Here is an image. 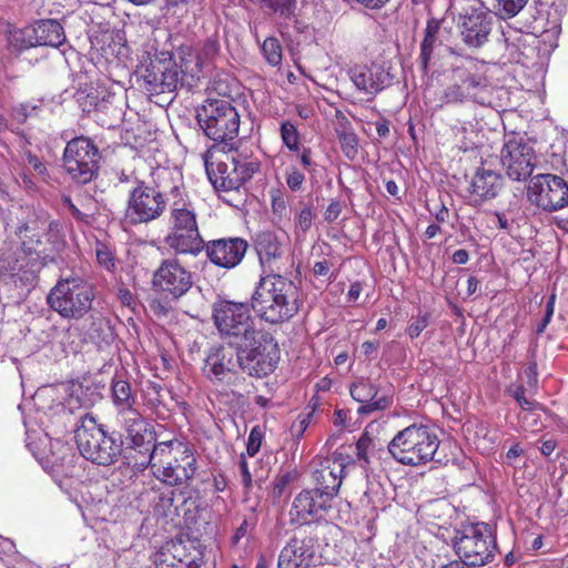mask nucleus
Here are the masks:
<instances>
[{
  "instance_id": "obj_1",
  "label": "nucleus",
  "mask_w": 568,
  "mask_h": 568,
  "mask_svg": "<svg viewBox=\"0 0 568 568\" xmlns=\"http://www.w3.org/2000/svg\"><path fill=\"white\" fill-rule=\"evenodd\" d=\"M217 52L219 43L213 39L181 44L175 53L179 65L171 51L156 52L142 77L145 90L150 94L173 92L187 77L199 80Z\"/></svg>"
},
{
  "instance_id": "obj_2",
  "label": "nucleus",
  "mask_w": 568,
  "mask_h": 568,
  "mask_svg": "<svg viewBox=\"0 0 568 568\" xmlns=\"http://www.w3.org/2000/svg\"><path fill=\"white\" fill-rule=\"evenodd\" d=\"M302 303L297 285L280 273L261 275L251 296V307L255 314L273 325L294 317Z\"/></svg>"
},
{
  "instance_id": "obj_3",
  "label": "nucleus",
  "mask_w": 568,
  "mask_h": 568,
  "mask_svg": "<svg viewBox=\"0 0 568 568\" xmlns=\"http://www.w3.org/2000/svg\"><path fill=\"white\" fill-rule=\"evenodd\" d=\"M152 175L156 179L154 186L138 178L133 181L125 210V216L132 224L149 223L164 213L168 205L165 197L168 187L175 196L180 193L182 173L179 170L155 169Z\"/></svg>"
},
{
  "instance_id": "obj_4",
  "label": "nucleus",
  "mask_w": 568,
  "mask_h": 568,
  "mask_svg": "<svg viewBox=\"0 0 568 568\" xmlns=\"http://www.w3.org/2000/svg\"><path fill=\"white\" fill-rule=\"evenodd\" d=\"M233 144H212L203 155L207 178L217 192H239L260 170L254 160L236 156Z\"/></svg>"
},
{
  "instance_id": "obj_5",
  "label": "nucleus",
  "mask_w": 568,
  "mask_h": 568,
  "mask_svg": "<svg viewBox=\"0 0 568 568\" xmlns=\"http://www.w3.org/2000/svg\"><path fill=\"white\" fill-rule=\"evenodd\" d=\"M145 465L158 480L171 487L189 485L197 471L193 449L180 440L159 443L153 454H149Z\"/></svg>"
},
{
  "instance_id": "obj_6",
  "label": "nucleus",
  "mask_w": 568,
  "mask_h": 568,
  "mask_svg": "<svg viewBox=\"0 0 568 568\" xmlns=\"http://www.w3.org/2000/svg\"><path fill=\"white\" fill-rule=\"evenodd\" d=\"M74 433L78 449L87 460L110 466L119 459L123 449L122 436L108 434L93 416H82Z\"/></svg>"
},
{
  "instance_id": "obj_7",
  "label": "nucleus",
  "mask_w": 568,
  "mask_h": 568,
  "mask_svg": "<svg viewBox=\"0 0 568 568\" xmlns=\"http://www.w3.org/2000/svg\"><path fill=\"white\" fill-rule=\"evenodd\" d=\"M438 447L437 435L423 424L405 427L387 445L388 453L397 463L414 467L433 460Z\"/></svg>"
},
{
  "instance_id": "obj_8",
  "label": "nucleus",
  "mask_w": 568,
  "mask_h": 568,
  "mask_svg": "<svg viewBox=\"0 0 568 568\" xmlns=\"http://www.w3.org/2000/svg\"><path fill=\"white\" fill-rule=\"evenodd\" d=\"M453 547L458 560L466 567H483L491 562L498 551L495 529L487 523L463 526L456 532Z\"/></svg>"
},
{
  "instance_id": "obj_9",
  "label": "nucleus",
  "mask_w": 568,
  "mask_h": 568,
  "mask_svg": "<svg viewBox=\"0 0 568 568\" xmlns=\"http://www.w3.org/2000/svg\"><path fill=\"white\" fill-rule=\"evenodd\" d=\"M94 288L85 280L61 278L47 295V304L64 320H81L92 308Z\"/></svg>"
},
{
  "instance_id": "obj_10",
  "label": "nucleus",
  "mask_w": 568,
  "mask_h": 568,
  "mask_svg": "<svg viewBox=\"0 0 568 568\" xmlns=\"http://www.w3.org/2000/svg\"><path fill=\"white\" fill-rule=\"evenodd\" d=\"M234 345L240 359V371L251 377L263 378L272 374L280 359V348L273 334L266 329L258 332L247 341Z\"/></svg>"
},
{
  "instance_id": "obj_11",
  "label": "nucleus",
  "mask_w": 568,
  "mask_h": 568,
  "mask_svg": "<svg viewBox=\"0 0 568 568\" xmlns=\"http://www.w3.org/2000/svg\"><path fill=\"white\" fill-rule=\"evenodd\" d=\"M251 303L217 300L212 305V318L221 338L229 346L240 345L242 341L258 332L256 321L251 314Z\"/></svg>"
},
{
  "instance_id": "obj_12",
  "label": "nucleus",
  "mask_w": 568,
  "mask_h": 568,
  "mask_svg": "<svg viewBox=\"0 0 568 568\" xmlns=\"http://www.w3.org/2000/svg\"><path fill=\"white\" fill-rule=\"evenodd\" d=\"M450 9L458 16L463 41L470 48L483 47L494 28L495 16L480 0H452Z\"/></svg>"
},
{
  "instance_id": "obj_13",
  "label": "nucleus",
  "mask_w": 568,
  "mask_h": 568,
  "mask_svg": "<svg viewBox=\"0 0 568 568\" xmlns=\"http://www.w3.org/2000/svg\"><path fill=\"white\" fill-rule=\"evenodd\" d=\"M197 120L212 142H230L237 136L240 115L227 99L206 100Z\"/></svg>"
},
{
  "instance_id": "obj_14",
  "label": "nucleus",
  "mask_w": 568,
  "mask_h": 568,
  "mask_svg": "<svg viewBox=\"0 0 568 568\" xmlns=\"http://www.w3.org/2000/svg\"><path fill=\"white\" fill-rule=\"evenodd\" d=\"M529 202L546 212L559 211L568 205V184L555 174H538L527 187Z\"/></svg>"
},
{
  "instance_id": "obj_15",
  "label": "nucleus",
  "mask_w": 568,
  "mask_h": 568,
  "mask_svg": "<svg viewBox=\"0 0 568 568\" xmlns=\"http://www.w3.org/2000/svg\"><path fill=\"white\" fill-rule=\"evenodd\" d=\"M202 371L213 385H235L240 379L237 351L229 345L212 346L206 353Z\"/></svg>"
},
{
  "instance_id": "obj_16",
  "label": "nucleus",
  "mask_w": 568,
  "mask_h": 568,
  "mask_svg": "<svg viewBox=\"0 0 568 568\" xmlns=\"http://www.w3.org/2000/svg\"><path fill=\"white\" fill-rule=\"evenodd\" d=\"M193 274L176 257L164 258L152 276V285L156 292L179 300L193 286Z\"/></svg>"
},
{
  "instance_id": "obj_17",
  "label": "nucleus",
  "mask_w": 568,
  "mask_h": 568,
  "mask_svg": "<svg viewBox=\"0 0 568 568\" xmlns=\"http://www.w3.org/2000/svg\"><path fill=\"white\" fill-rule=\"evenodd\" d=\"M101 156L95 144H65L63 166L78 184H87L98 174Z\"/></svg>"
},
{
  "instance_id": "obj_18",
  "label": "nucleus",
  "mask_w": 568,
  "mask_h": 568,
  "mask_svg": "<svg viewBox=\"0 0 568 568\" xmlns=\"http://www.w3.org/2000/svg\"><path fill=\"white\" fill-rule=\"evenodd\" d=\"M252 242L258 256L262 275L280 273L287 260V245L284 237L267 230L255 233Z\"/></svg>"
},
{
  "instance_id": "obj_19",
  "label": "nucleus",
  "mask_w": 568,
  "mask_h": 568,
  "mask_svg": "<svg viewBox=\"0 0 568 568\" xmlns=\"http://www.w3.org/2000/svg\"><path fill=\"white\" fill-rule=\"evenodd\" d=\"M116 418L132 449L144 454L148 458L149 454H153L154 448L159 447L153 426L138 409L124 412Z\"/></svg>"
},
{
  "instance_id": "obj_20",
  "label": "nucleus",
  "mask_w": 568,
  "mask_h": 568,
  "mask_svg": "<svg viewBox=\"0 0 568 568\" xmlns=\"http://www.w3.org/2000/svg\"><path fill=\"white\" fill-rule=\"evenodd\" d=\"M248 242L240 236L220 237L205 242L206 258L215 266L232 270L245 257Z\"/></svg>"
},
{
  "instance_id": "obj_21",
  "label": "nucleus",
  "mask_w": 568,
  "mask_h": 568,
  "mask_svg": "<svg viewBox=\"0 0 568 568\" xmlns=\"http://www.w3.org/2000/svg\"><path fill=\"white\" fill-rule=\"evenodd\" d=\"M345 466L346 462L342 454L334 453L331 457L321 459L312 474L314 488L333 500L342 485Z\"/></svg>"
},
{
  "instance_id": "obj_22",
  "label": "nucleus",
  "mask_w": 568,
  "mask_h": 568,
  "mask_svg": "<svg viewBox=\"0 0 568 568\" xmlns=\"http://www.w3.org/2000/svg\"><path fill=\"white\" fill-rule=\"evenodd\" d=\"M500 160L509 179L518 182L526 181L536 165L535 150L530 144H504Z\"/></svg>"
},
{
  "instance_id": "obj_23",
  "label": "nucleus",
  "mask_w": 568,
  "mask_h": 568,
  "mask_svg": "<svg viewBox=\"0 0 568 568\" xmlns=\"http://www.w3.org/2000/svg\"><path fill=\"white\" fill-rule=\"evenodd\" d=\"M316 539L294 535L281 550L277 568H310L314 560Z\"/></svg>"
},
{
  "instance_id": "obj_24",
  "label": "nucleus",
  "mask_w": 568,
  "mask_h": 568,
  "mask_svg": "<svg viewBox=\"0 0 568 568\" xmlns=\"http://www.w3.org/2000/svg\"><path fill=\"white\" fill-rule=\"evenodd\" d=\"M332 500L315 488L303 489L293 500L290 511L292 521L310 524L314 518L331 508Z\"/></svg>"
},
{
  "instance_id": "obj_25",
  "label": "nucleus",
  "mask_w": 568,
  "mask_h": 568,
  "mask_svg": "<svg viewBox=\"0 0 568 568\" xmlns=\"http://www.w3.org/2000/svg\"><path fill=\"white\" fill-rule=\"evenodd\" d=\"M74 99L84 113H103L113 118H119L121 114V111L114 105L115 95L104 87L79 89L74 94Z\"/></svg>"
},
{
  "instance_id": "obj_26",
  "label": "nucleus",
  "mask_w": 568,
  "mask_h": 568,
  "mask_svg": "<svg viewBox=\"0 0 568 568\" xmlns=\"http://www.w3.org/2000/svg\"><path fill=\"white\" fill-rule=\"evenodd\" d=\"M353 84L365 94L374 95L390 84L389 72L381 64L356 65L349 71Z\"/></svg>"
},
{
  "instance_id": "obj_27",
  "label": "nucleus",
  "mask_w": 568,
  "mask_h": 568,
  "mask_svg": "<svg viewBox=\"0 0 568 568\" xmlns=\"http://www.w3.org/2000/svg\"><path fill=\"white\" fill-rule=\"evenodd\" d=\"M175 255L197 257L205 248L200 229H169L163 240Z\"/></svg>"
},
{
  "instance_id": "obj_28",
  "label": "nucleus",
  "mask_w": 568,
  "mask_h": 568,
  "mask_svg": "<svg viewBox=\"0 0 568 568\" xmlns=\"http://www.w3.org/2000/svg\"><path fill=\"white\" fill-rule=\"evenodd\" d=\"M349 392L353 399L362 404L357 409L359 415L385 410L393 404V398L390 396L383 395L377 397V387L365 379L353 383L349 387Z\"/></svg>"
},
{
  "instance_id": "obj_29",
  "label": "nucleus",
  "mask_w": 568,
  "mask_h": 568,
  "mask_svg": "<svg viewBox=\"0 0 568 568\" xmlns=\"http://www.w3.org/2000/svg\"><path fill=\"white\" fill-rule=\"evenodd\" d=\"M154 562L156 568H201L203 552L195 547L193 552H186L181 542L172 544L156 554Z\"/></svg>"
},
{
  "instance_id": "obj_30",
  "label": "nucleus",
  "mask_w": 568,
  "mask_h": 568,
  "mask_svg": "<svg viewBox=\"0 0 568 568\" xmlns=\"http://www.w3.org/2000/svg\"><path fill=\"white\" fill-rule=\"evenodd\" d=\"M504 186V178L500 173L487 170L478 169L474 174L469 192L473 201L480 204L485 201L495 199Z\"/></svg>"
},
{
  "instance_id": "obj_31",
  "label": "nucleus",
  "mask_w": 568,
  "mask_h": 568,
  "mask_svg": "<svg viewBox=\"0 0 568 568\" xmlns=\"http://www.w3.org/2000/svg\"><path fill=\"white\" fill-rule=\"evenodd\" d=\"M169 229H199L197 215L191 201L178 199L171 203Z\"/></svg>"
},
{
  "instance_id": "obj_32",
  "label": "nucleus",
  "mask_w": 568,
  "mask_h": 568,
  "mask_svg": "<svg viewBox=\"0 0 568 568\" xmlns=\"http://www.w3.org/2000/svg\"><path fill=\"white\" fill-rule=\"evenodd\" d=\"M31 30L36 45L59 47L65 41L64 30L57 20H40Z\"/></svg>"
},
{
  "instance_id": "obj_33",
  "label": "nucleus",
  "mask_w": 568,
  "mask_h": 568,
  "mask_svg": "<svg viewBox=\"0 0 568 568\" xmlns=\"http://www.w3.org/2000/svg\"><path fill=\"white\" fill-rule=\"evenodd\" d=\"M111 398L116 408V416L128 410H135L136 397L131 384L125 379L114 377L111 383Z\"/></svg>"
},
{
  "instance_id": "obj_34",
  "label": "nucleus",
  "mask_w": 568,
  "mask_h": 568,
  "mask_svg": "<svg viewBox=\"0 0 568 568\" xmlns=\"http://www.w3.org/2000/svg\"><path fill=\"white\" fill-rule=\"evenodd\" d=\"M456 77L459 78L466 100H471L484 104L487 100L486 91L488 83L486 78L477 74H465L464 71L456 70Z\"/></svg>"
},
{
  "instance_id": "obj_35",
  "label": "nucleus",
  "mask_w": 568,
  "mask_h": 568,
  "mask_svg": "<svg viewBox=\"0 0 568 568\" xmlns=\"http://www.w3.org/2000/svg\"><path fill=\"white\" fill-rule=\"evenodd\" d=\"M437 31L438 27L433 26L430 23L427 24L425 30V37L420 43V54L419 60L424 72H427L428 68L432 65L434 57H435V49L437 45Z\"/></svg>"
},
{
  "instance_id": "obj_36",
  "label": "nucleus",
  "mask_w": 568,
  "mask_h": 568,
  "mask_svg": "<svg viewBox=\"0 0 568 568\" xmlns=\"http://www.w3.org/2000/svg\"><path fill=\"white\" fill-rule=\"evenodd\" d=\"M31 26H27L20 29L10 30L8 36L9 45L16 51H22L24 49L37 47Z\"/></svg>"
},
{
  "instance_id": "obj_37",
  "label": "nucleus",
  "mask_w": 568,
  "mask_h": 568,
  "mask_svg": "<svg viewBox=\"0 0 568 568\" xmlns=\"http://www.w3.org/2000/svg\"><path fill=\"white\" fill-rule=\"evenodd\" d=\"M262 52L267 63L272 67H277L282 63V45L276 38H266L262 44Z\"/></svg>"
},
{
  "instance_id": "obj_38",
  "label": "nucleus",
  "mask_w": 568,
  "mask_h": 568,
  "mask_svg": "<svg viewBox=\"0 0 568 568\" xmlns=\"http://www.w3.org/2000/svg\"><path fill=\"white\" fill-rule=\"evenodd\" d=\"M30 226L28 224H22L18 227L17 234L22 240V250L27 255H30L32 260L41 258L40 253L34 252V248L30 245L33 242L37 244H41L40 236L38 235H29Z\"/></svg>"
},
{
  "instance_id": "obj_39",
  "label": "nucleus",
  "mask_w": 568,
  "mask_h": 568,
  "mask_svg": "<svg viewBox=\"0 0 568 568\" xmlns=\"http://www.w3.org/2000/svg\"><path fill=\"white\" fill-rule=\"evenodd\" d=\"M509 394L514 397L523 410L535 412L542 409V405L536 400H530L525 396V387L521 385L509 388Z\"/></svg>"
},
{
  "instance_id": "obj_40",
  "label": "nucleus",
  "mask_w": 568,
  "mask_h": 568,
  "mask_svg": "<svg viewBox=\"0 0 568 568\" xmlns=\"http://www.w3.org/2000/svg\"><path fill=\"white\" fill-rule=\"evenodd\" d=\"M263 4L283 18H291L295 10V0H262Z\"/></svg>"
},
{
  "instance_id": "obj_41",
  "label": "nucleus",
  "mask_w": 568,
  "mask_h": 568,
  "mask_svg": "<svg viewBox=\"0 0 568 568\" xmlns=\"http://www.w3.org/2000/svg\"><path fill=\"white\" fill-rule=\"evenodd\" d=\"M499 4L500 17L510 19L517 16L529 0H497Z\"/></svg>"
},
{
  "instance_id": "obj_42",
  "label": "nucleus",
  "mask_w": 568,
  "mask_h": 568,
  "mask_svg": "<svg viewBox=\"0 0 568 568\" xmlns=\"http://www.w3.org/2000/svg\"><path fill=\"white\" fill-rule=\"evenodd\" d=\"M442 104H454V103H463L466 100L464 94V90L460 83H454L447 87L443 91V95L440 98Z\"/></svg>"
},
{
  "instance_id": "obj_43",
  "label": "nucleus",
  "mask_w": 568,
  "mask_h": 568,
  "mask_svg": "<svg viewBox=\"0 0 568 568\" xmlns=\"http://www.w3.org/2000/svg\"><path fill=\"white\" fill-rule=\"evenodd\" d=\"M374 446L373 439L367 434L362 435L357 440L355 446L357 459L363 462L364 465L369 464V455L374 449Z\"/></svg>"
},
{
  "instance_id": "obj_44",
  "label": "nucleus",
  "mask_w": 568,
  "mask_h": 568,
  "mask_svg": "<svg viewBox=\"0 0 568 568\" xmlns=\"http://www.w3.org/2000/svg\"><path fill=\"white\" fill-rule=\"evenodd\" d=\"M163 387L155 382H148L144 394L148 405L151 407H159L163 404Z\"/></svg>"
},
{
  "instance_id": "obj_45",
  "label": "nucleus",
  "mask_w": 568,
  "mask_h": 568,
  "mask_svg": "<svg viewBox=\"0 0 568 568\" xmlns=\"http://www.w3.org/2000/svg\"><path fill=\"white\" fill-rule=\"evenodd\" d=\"M97 261L106 271L112 272L115 268V261H114L113 254L105 244L98 243Z\"/></svg>"
},
{
  "instance_id": "obj_46",
  "label": "nucleus",
  "mask_w": 568,
  "mask_h": 568,
  "mask_svg": "<svg viewBox=\"0 0 568 568\" xmlns=\"http://www.w3.org/2000/svg\"><path fill=\"white\" fill-rule=\"evenodd\" d=\"M263 436V430L258 425L252 428L246 444V452L248 456L253 457L258 453L262 445Z\"/></svg>"
},
{
  "instance_id": "obj_47",
  "label": "nucleus",
  "mask_w": 568,
  "mask_h": 568,
  "mask_svg": "<svg viewBox=\"0 0 568 568\" xmlns=\"http://www.w3.org/2000/svg\"><path fill=\"white\" fill-rule=\"evenodd\" d=\"M367 131L376 139H386L389 134V121L381 118L376 122L368 123Z\"/></svg>"
},
{
  "instance_id": "obj_48",
  "label": "nucleus",
  "mask_w": 568,
  "mask_h": 568,
  "mask_svg": "<svg viewBox=\"0 0 568 568\" xmlns=\"http://www.w3.org/2000/svg\"><path fill=\"white\" fill-rule=\"evenodd\" d=\"M39 110L40 109H39L38 105H31L29 103H22V104L16 106L13 109V113L12 114H13V118L18 122H24L29 118L38 115Z\"/></svg>"
},
{
  "instance_id": "obj_49",
  "label": "nucleus",
  "mask_w": 568,
  "mask_h": 568,
  "mask_svg": "<svg viewBox=\"0 0 568 568\" xmlns=\"http://www.w3.org/2000/svg\"><path fill=\"white\" fill-rule=\"evenodd\" d=\"M428 326V316L427 315H422V316H418L416 318H413V321L410 322L408 328H407V334L409 335V337L412 339L418 337L420 335V333Z\"/></svg>"
},
{
  "instance_id": "obj_50",
  "label": "nucleus",
  "mask_w": 568,
  "mask_h": 568,
  "mask_svg": "<svg viewBox=\"0 0 568 568\" xmlns=\"http://www.w3.org/2000/svg\"><path fill=\"white\" fill-rule=\"evenodd\" d=\"M313 213L310 206H305L300 211L296 217V225L303 233L307 232L312 226Z\"/></svg>"
},
{
  "instance_id": "obj_51",
  "label": "nucleus",
  "mask_w": 568,
  "mask_h": 568,
  "mask_svg": "<svg viewBox=\"0 0 568 568\" xmlns=\"http://www.w3.org/2000/svg\"><path fill=\"white\" fill-rule=\"evenodd\" d=\"M341 142H355V135L348 128V122L345 118L338 119L335 128Z\"/></svg>"
},
{
  "instance_id": "obj_52",
  "label": "nucleus",
  "mask_w": 568,
  "mask_h": 568,
  "mask_svg": "<svg viewBox=\"0 0 568 568\" xmlns=\"http://www.w3.org/2000/svg\"><path fill=\"white\" fill-rule=\"evenodd\" d=\"M239 467H240V474H241V483L245 490H250L253 486V480H252V475L248 470V465H247L246 458L243 454L240 456Z\"/></svg>"
},
{
  "instance_id": "obj_53",
  "label": "nucleus",
  "mask_w": 568,
  "mask_h": 568,
  "mask_svg": "<svg viewBox=\"0 0 568 568\" xmlns=\"http://www.w3.org/2000/svg\"><path fill=\"white\" fill-rule=\"evenodd\" d=\"M305 180V176L297 169H292L287 172L286 183L292 191H298Z\"/></svg>"
},
{
  "instance_id": "obj_54",
  "label": "nucleus",
  "mask_w": 568,
  "mask_h": 568,
  "mask_svg": "<svg viewBox=\"0 0 568 568\" xmlns=\"http://www.w3.org/2000/svg\"><path fill=\"white\" fill-rule=\"evenodd\" d=\"M343 203L341 201L334 200L332 201L327 209L324 212V220L328 223L334 222L339 216L343 210Z\"/></svg>"
},
{
  "instance_id": "obj_55",
  "label": "nucleus",
  "mask_w": 568,
  "mask_h": 568,
  "mask_svg": "<svg viewBox=\"0 0 568 568\" xmlns=\"http://www.w3.org/2000/svg\"><path fill=\"white\" fill-rule=\"evenodd\" d=\"M281 136L283 142H297L298 133L292 123L284 122L281 125Z\"/></svg>"
},
{
  "instance_id": "obj_56",
  "label": "nucleus",
  "mask_w": 568,
  "mask_h": 568,
  "mask_svg": "<svg viewBox=\"0 0 568 568\" xmlns=\"http://www.w3.org/2000/svg\"><path fill=\"white\" fill-rule=\"evenodd\" d=\"M331 263L326 260L318 261L313 266V272L317 276H327V278L332 282L336 278V275L329 273Z\"/></svg>"
},
{
  "instance_id": "obj_57",
  "label": "nucleus",
  "mask_w": 568,
  "mask_h": 568,
  "mask_svg": "<svg viewBox=\"0 0 568 568\" xmlns=\"http://www.w3.org/2000/svg\"><path fill=\"white\" fill-rule=\"evenodd\" d=\"M525 375L527 378V385L530 388H536L538 385V373H537V363L536 362H530L527 365V367L525 369Z\"/></svg>"
},
{
  "instance_id": "obj_58",
  "label": "nucleus",
  "mask_w": 568,
  "mask_h": 568,
  "mask_svg": "<svg viewBox=\"0 0 568 568\" xmlns=\"http://www.w3.org/2000/svg\"><path fill=\"white\" fill-rule=\"evenodd\" d=\"M494 215L497 220V226L500 230H504L508 233L511 232L513 226H514V220H508L505 213L497 212V211L494 212Z\"/></svg>"
},
{
  "instance_id": "obj_59",
  "label": "nucleus",
  "mask_w": 568,
  "mask_h": 568,
  "mask_svg": "<svg viewBox=\"0 0 568 568\" xmlns=\"http://www.w3.org/2000/svg\"><path fill=\"white\" fill-rule=\"evenodd\" d=\"M27 160H28L29 165H30V166H31V168H32V169H33L38 174L43 175V174L45 173L47 168H45V165L41 162V160H40L37 155H34V154H32V153L28 152V153H27Z\"/></svg>"
},
{
  "instance_id": "obj_60",
  "label": "nucleus",
  "mask_w": 568,
  "mask_h": 568,
  "mask_svg": "<svg viewBox=\"0 0 568 568\" xmlns=\"http://www.w3.org/2000/svg\"><path fill=\"white\" fill-rule=\"evenodd\" d=\"M174 496H175L174 491L161 494V496L159 497V503L156 504L155 507L158 509L161 507V508H163L164 511H165V509H170L173 506Z\"/></svg>"
},
{
  "instance_id": "obj_61",
  "label": "nucleus",
  "mask_w": 568,
  "mask_h": 568,
  "mask_svg": "<svg viewBox=\"0 0 568 568\" xmlns=\"http://www.w3.org/2000/svg\"><path fill=\"white\" fill-rule=\"evenodd\" d=\"M363 291V285L361 282H354L351 284L349 290L347 292V302H355Z\"/></svg>"
},
{
  "instance_id": "obj_62",
  "label": "nucleus",
  "mask_w": 568,
  "mask_h": 568,
  "mask_svg": "<svg viewBox=\"0 0 568 568\" xmlns=\"http://www.w3.org/2000/svg\"><path fill=\"white\" fill-rule=\"evenodd\" d=\"M64 204L65 206L69 209L71 215L78 220V221H84L85 220V214H83L74 204L73 202L71 201L70 197H65L64 199Z\"/></svg>"
},
{
  "instance_id": "obj_63",
  "label": "nucleus",
  "mask_w": 568,
  "mask_h": 568,
  "mask_svg": "<svg viewBox=\"0 0 568 568\" xmlns=\"http://www.w3.org/2000/svg\"><path fill=\"white\" fill-rule=\"evenodd\" d=\"M452 261L455 264L464 265L469 261V253L464 248H459L453 253Z\"/></svg>"
},
{
  "instance_id": "obj_64",
  "label": "nucleus",
  "mask_w": 568,
  "mask_h": 568,
  "mask_svg": "<svg viewBox=\"0 0 568 568\" xmlns=\"http://www.w3.org/2000/svg\"><path fill=\"white\" fill-rule=\"evenodd\" d=\"M556 447H557V442L556 440H554V439L544 440L542 445L540 447V453L544 456L548 457V456H550L554 453Z\"/></svg>"
}]
</instances>
